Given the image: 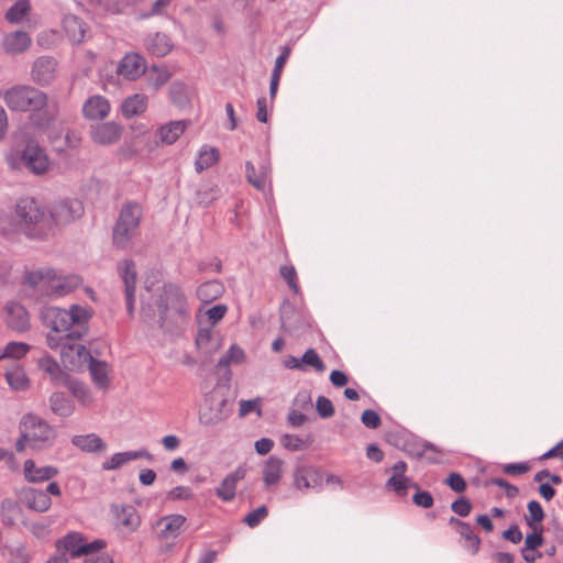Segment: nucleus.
Instances as JSON below:
<instances>
[{
	"instance_id": "1",
	"label": "nucleus",
	"mask_w": 563,
	"mask_h": 563,
	"mask_svg": "<svg viewBox=\"0 0 563 563\" xmlns=\"http://www.w3.org/2000/svg\"><path fill=\"white\" fill-rule=\"evenodd\" d=\"M40 317L43 325L51 330L47 334L84 338L88 333L92 312L80 305H71L68 309L47 306L41 309Z\"/></svg>"
},
{
	"instance_id": "2",
	"label": "nucleus",
	"mask_w": 563,
	"mask_h": 563,
	"mask_svg": "<svg viewBox=\"0 0 563 563\" xmlns=\"http://www.w3.org/2000/svg\"><path fill=\"white\" fill-rule=\"evenodd\" d=\"M3 101L12 111L32 112L31 120L37 126L46 125L52 113L47 109V96L31 86L16 85L2 93Z\"/></svg>"
},
{
	"instance_id": "3",
	"label": "nucleus",
	"mask_w": 563,
	"mask_h": 563,
	"mask_svg": "<svg viewBox=\"0 0 563 563\" xmlns=\"http://www.w3.org/2000/svg\"><path fill=\"white\" fill-rule=\"evenodd\" d=\"M159 325L172 331L175 327L183 324L188 318L187 300L176 285L164 286L158 300Z\"/></svg>"
},
{
	"instance_id": "4",
	"label": "nucleus",
	"mask_w": 563,
	"mask_h": 563,
	"mask_svg": "<svg viewBox=\"0 0 563 563\" xmlns=\"http://www.w3.org/2000/svg\"><path fill=\"white\" fill-rule=\"evenodd\" d=\"M16 217L31 238L43 239L52 233V219L42 205L33 198H21L15 206Z\"/></svg>"
},
{
	"instance_id": "5",
	"label": "nucleus",
	"mask_w": 563,
	"mask_h": 563,
	"mask_svg": "<svg viewBox=\"0 0 563 563\" xmlns=\"http://www.w3.org/2000/svg\"><path fill=\"white\" fill-rule=\"evenodd\" d=\"M80 339L46 334V344L51 350L59 349L60 358L66 368L80 371L92 357L89 350L78 342Z\"/></svg>"
},
{
	"instance_id": "6",
	"label": "nucleus",
	"mask_w": 563,
	"mask_h": 563,
	"mask_svg": "<svg viewBox=\"0 0 563 563\" xmlns=\"http://www.w3.org/2000/svg\"><path fill=\"white\" fill-rule=\"evenodd\" d=\"M142 216L143 210L137 202H128L122 206L113 229V243L117 247L128 246L140 225Z\"/></svg>"
},
{
	"instance_id": "7",
	"label": "nucleus",
	"mask_w": 563,
	"mask_h": 563,
	"mask_svg": "<svg viewBox=\"0 0 563 563\" xmlns=\"http://www.w3.org/2000/svg\"><path fill=\"white\" fill-rule=\"evenodd\" d=\"M104 545L106 543L102 540L88 542L81 533L73 531L57 542V548L60 551L58 556L66 559L76 558L78 560L89 558L96 560L97 555H107L106 553L99 552Z\"/></svg>"
},
{
	"instance_id": "8",
	"label": "nucleus",
	"mask_w": 563,
	"mask_h": 563,
	"mask_svg": "<svg viewBox=\"0 0 563 563\" xmlns=\"http://www.w3.org/2000/svg\"><path fill=\"white\" fill-rule=\"evenodd\" d=\"M20 431L24 432V439H27L29 448L36 451L52 446L56 438L55 430L33 413H27L22 418Z\"/></svg>"
},
{
	"instance_id": "9",
	"label": "nucleus",
	"mask_w": 563,
	"mask_h": 563,
	"mask_svg": "<svg viewBox=\"0 0 563 563\" xmlns=\"http://www.w3.org/2000/svg\"><path fill=\"white\" fill-rule=\"evenodd\" d=\"M231 410L229 400L213 390L206 396L205 406L199 412V422L207 427L217 426L229 418Z\"/></svg>"
},
{
	"instance_id": "10",
	"label": "nucleus",
	"mask_w": 563,
	"mask_h": 563,
	"mask_svg": "<svg viewBox=\"0 0 563 563\" xmlns=\"http://www.w3.org/2000/svg\"><path fill=\"white\" fill-rule=\"evenodd\" d=\"M52 496H60L62 489L56 482H51L45 490L29 487L21 493V501L31 510L45 512L52 507Z\"/></svg>"
},
{
	"instance_id": "11",
	"label": "nucleus",
	"mask_w": 563,
	"mask_h": 563,
	"mask_svg": "<svg viewBox=\"0 0 563 563\" xmlns=\"http://www.w3.org/2000/svg\"><path fill=\"white\" fill-rule=\"evenodd\" d=\"M84 213L82 203L77 199H65L55 202L47 216L52 219V229L54 225L67 224Z\"/></svg>"
},
{
	"instance_id": "12",
	"label": "nucleus",
	"mask_w": 563,
	"mask_h": 563,
	"mask_svg": "<svg viewBox=\"0 0 563 563\" xmlns=\"http://www.w3.org/2000/svg\"><path fill=\"white\" fill-rule=\"evenodd\" d=\"M21 162L34 175L45 174L51 166L45 150L33 142L27 143L22 151Z\"/></svg>"
},
{
	"instance_id": "13",
	"label": "nucleus",
	"mask_w": 563,
	"mask_h": 563,
	"mask_svg": "<svg viewBox=\"0 0 563 563\" xmlns=\"http://www.w3.org/2000/svg\"><path fill=\"white\" fill-rule=\"evenodd\" d=\"M53 278V268L42 267L24 273L23 283L33 290L38 298H48Z\"/></svg>"
},
{
	"instance_id": "14",
	"label": "nucleus",
	"mask_w": 563,
	"mask_h": 563,
	"mask_svg": "<svg viewBox=\"0 0 563 563\" xmlns=\"http://www.w3.org/2000/svg\"><path fill=\"white\" fill-rule=\"evenodd\" d=\"M111 511L114 518V525L125 533L136 531L141 525V517L136 508L132 505H113Z\"/></svg>"
},
{
	"instance_id": "15",
	"label": "nucleus",
	"mask_w": 563,
	"mask_h": 563,
	"mask_svg": "<svg viewBox=\"0 0 563 563\" xmlns=\"http://www.w3.org/2000/svg\"><path fill=\"white\" fill-rule=\"evenodd\" d=\"M294 486L300 492L309 489L322 490L321 471L311 465L298 466L294 472Z\"/></svg>"
},
{
	"instance_id": "16",
	"label": "nucleus",
	"mask_w": 563,
	"mask_h": 563,
	"mask_svg": "<svg viewBox=\"0 0 563 563\" xmlns=\"http://www.w3.org/2000/svg\"><path fill=\"white\" fill-rule=\"evenodd\" d=\"M186 517L179 514L163 516L155 522L156 536L162 541H173L183 531Z\"/></svg>"
},
{
	"instance_id": "17",
	"label": "nucleus",
	"mask_w": 563,
	"mask_h": 563,
	"mask_svg": "<svg viewBox=\"0 0 563 563\" xmlns=\"http://www.w3.org/2000/svg\"><path fill=\"white\" fill-rule=\"evenodd\" d=\"M117 73L126 80L135 81L146 73V60L139 53H126L121 58Z\"/></svg>"
},
{
	"instance_id": "18",
	"label": "nucleus",
	"mask_w": 563,
	"mask_h": 563,
	"mask_svg": "<svg viewBox=\"0 0 563 563\" xmlns=\"http://www.w3.org/2000/svg\"><path fill=\"white\" fill-rule=\"evenodd\" d=\"M81 278L75 274L64 275L53 268V278L49 288L48 298H58L66 296L77 289L81 284Z\"/></svg>"
},
{
	"instance_id": "19",
	"label": "nucleus",
	"mask_w": 563,
	"mask_h": 563,
	"mask_svg": "<svg viewBox=\"0 0 563 563\" xmlns=\"http://www.w3.org/2000/svg\"><path fill=\"white\" fill-rule=\"evenodd\" d=\"M5 322L8 327L18 332H25L30 329V314L24 306L10 301L5 305Z\"/></svg>"
},
{
	"instance_id": "20",
	"label": "nucleus",
	"mask_w": 563,
	"mask_h": 563,
	"mask_svg": "<svg viewBox=\"0 0 563 563\" xmlns=\"http://www.w3.org/2000/svg\"><path fill=\"white\" fill-rule=\"evenodd\" d=\"M188 125L189 122L186 120L170 121L161 125L155 131V143L157 145L174 144L183 135Z\"/></svg>"
},
{
	"instance_id": "21",
	"label": "nucleus",
	"mask_w": 563,
	"mask_h": 563,
	"mask_svg": "<svg viewBox=\"0 0 563 563\" xmlns=\"http://www.w3.org/2000/svg\"><path fill=\"white\" fill-rule=\"evenodd\" d=\"M122 126L115 122L101 123L91 129V140L99 145L117 143L122 135Z\"/></svg>"
},
{
	"instance_id": "22",
	"label": "nucleus",
	"mask_w": 563,
	"mask_h": 563,
	"mask_svg": "<svg viewBox=\"0 0 563 563\" xmlns=\"http://www.w3.org/2000/svg\"><path fill=\"white\" fill-rule=\"evenodd\" d=\"M246 475L244 466L236 467L229 473L216 489V495L223 501H232L236 495V486Z\"/></svg>"
},
{
	"instance_id": "23",
	"label": "nucleus",
	"mask_w": 563,
	"mask_h": 563,
	"mask_svg": "<svg viewBox=\"0 0 563 563\" xmlns=\"http://www.w3.org/2000/svg\"><path fill=\"white\" fill-rule=\"evenodd\" d=\"M137 459H146L152 461L153 455L146 449L114 453L102 463V470L113 471Z\"/></svg>"
},
{
	"instance_id": "24",
	"label": "nucleus",
	"mask_w": 563,
	"mask_h": 563,
	"mask_svg": "<svg viewBox=\"0 0 563 563\" xmlns=\"http://www.w3.org/2000/svg\"><path fill=\"white\" fill-rule=\"evenodd\" d=\"M245 169L247 181L257 190H265L267 184L271 183L269 163L263 161L256 168L251 162H246Z\"/></svg>"
},
{
	"instance_id": "25",
	"label": "nucleus",
	"mask_w": 563,
	"mask_h": 563,
	"mask_svg": "<svg viewBox=\"0 0 563 563\" xmlns=\"http://www.w3.org/2000/svg\"><path fill=\"white\" fill-rule=\"evenodd\" d=\"M23 474L29 483H42L49 481L58 474L55 466H36L33 460H26L23 465Z\"/></svg>"
},
{
	"instance_id": "26",
	"label": "nucleus",
	"mask_w": 563,
	"mask_h": 563,
	"mask_svg": "<svg viewBox=\"0 0 563 563\" xmlns=\"http://www.w3.org/2000/svg\"><path fill=\"white\" fill-rule=\"evenodd\" d=\"M82 112L88 120H103L110 112V103L103 96H92L86 100Z\"/></svg>"
},
{
	"instance_id": "27",
	"label": "nucleus",
	"mask_w": 563,
	"mask_h": 563,
	"mask_svg": "<svg viewBox=\"0 0 563 563\" xmlns=\"http://www.w3.org/2000/svg\"><path fill=\"white\" fill-rule=\"evenodd\" d=\"M196 345L206 355H212L221 347L219 335L211 327H201L198 330Z\"/></svg>"
},
{
	"instance_id": "28",
	"label": "nucleus",
	"mask_w": 563,
	"mask_h": 563,
	"mask_svg": "<svg viewBox=\"0 0 563 563\" xmlns=\"http://www.w3.org/2000/svg\"><path fill=\"white\" fill-rule=\"evenodd\" d=\"M63 30L65 31L69 41L75 44L81 43L85 40L87 33L86 23L74 14H66L63 18Z\"/></svg>"
},
{
	"instance_id": "29",
	"label": "nucleus",
	"mask_w": 563,
	"mask_h": 563,
	"mask_svg": "<svg viewBox=\"0 0 563 563\" xmlns=\"http://www.w3.org/2000/svg\"><path fill=\"white\" fill-rule=\"evenodd\" d=\"M56 63L51 57L37 58L32 67L33 79L41 84H47L54 78Z\"/></svg>"
},
{
	"instance_id": "30",
	"label": "nucleus",
	"mask_w": 563,
	"mask_h": 563,
	"mask_svg": "<svg viewBox=\"0 0 563 563\" xmlns=\"http://www.w3.org/2000/svg\"><path fill=\"white\" fill-rule=\"evenodd\" d=\"M71 444L87 453L103 452L107 448L104 441L96 433L74 435Z\"/></svg>"
},
{
	"instance_id": "31",
	"label": "nucleus",
	"mask_w": 563,
	"mask_h": 563,
	"mask_svg": "<svg viewBox=\"0 0 563 563\" xmlns=\"http://www.w3.org/2000/svg\"><path fill=\"white\" fill-rule=\"evenodd\" d=\"M3 48L9 54H20L31 45V37L23 31L9 33L3 38Z\"/></svg>"
},
{
	"instance_id": "32",
	"label": "nucleus",
	"mask_w": 563,
	"mask_h": 563,
	"mask_svg": "<svg viewBox=\"0 0 563 563\" xmlns=\"http://www.w3.org/2000/svg\"><path fill=\"white\" fill-rule=\"evenodd\" d=\"M1 374L5 377L7 383L12 389L23 390L29 385V379L24 371L16 363H12V365H4L0 375Z\"/></svg>"
},
{
	"instance_id": "33",
	"label": "nucleus",
	"mask_w": 563,
	"mask_h": 563,
	"mask_svg": "<svg viewBox=\"0 0 563 563\" xmlns=\"http://www.w3.org/2000/svg\"><path fill=\"white\" fill-rule=\"evenodd\" d=\"M86 366L89 368V373L95 385L102 390H107L110 384L108 364L103 361H97L91 357Z\"/></svg>"
},
{
	"instance_id": "34",
	"label": "nucleus",
	"mask_w": 563,
	"mask_h": 563,
	"mask_svg": "<svg viewBox=\"0 0 563 563\" xmlns=\"http://www.w3.org/2000/svg\"><path fill=\"white\" fill-rule=\"evenodd\" d=\"M148 104L147 96L143 93H135L128 97L121 106L122 114L125 118H133L146 111Z\"/></svg>"
},
{
	"instance_id": "35",
	"label": "nucleus",
	"mask_w": 563,
	"mask_h": 563,
	"mask_svg": "<svg viewBox=\"0 0 563 563\" xmlns=\"http://www.w3.org/2000/svg\"><path fill=\"white\" fill-rule=\"evenodd\" d=\"M284 462L276 457L271 456L263 467V481L266 487L277 486L283 474Z\"/></svg>"
},
{
	"instance_id": "36",
	"label": "nucleus",
	"mask_w": 563,
	"mask_h": 563,
	"mask_svg": "<svg viewBox=\"0 0 563 563\" xmlns=\"http://www.w3.org/2000/svg\"><path fill=\"white\" fill-rule=\"evenodd\" d=\"M145 46L151 54L157 57L166 56L173 47L170 38L159 32L150 35L145 41Z\"/></svg>"
},
{
	"instance_id": "37",
	"label": "nucleus",
	"mask_w": 563,
	"mask_h": 563,
	"mask_svg": "<svg viewBox=\"0 0 563 563\" xmlns=\"http://www.w3.org/2000/svg\"><path fill=\"white\" fill-rule=\"evenodd\" d=\"M146 84L150 89L158 91L165 86L172 77L170 71L164 66L153 65L148 69L146 68Z\"/></svg>"
},
{
	"instance_id": "38",
	"label": "nucleus",
	"mask_w": 563,
	"mask_h": 563,
	"mask_svg": "<svg viewBox=\"0 0 563 563\" xmlns=\"http://www.w3.org/2000/svg\"><path fill=\"white\" fill-rule=\"evenodd\" d=\"M224 292V287L219 280H209L201 284L197 289V297L205 303H209Z\"/></svg>"
},
{
	"instance_id": "39",
	"label": "nucleus",
	"mask_w": 563,
	"mask_h": 563,
	"mask_svg": "<svg viewBox=\"0 0 563 563\" xmlns=\"http://www.w3.org/2000/svg\"><path fill=\"white\" fill-rule=\"evenodd\" d=\"M49 407L52 411L59 417H69L75 410V406L63 393H54L49 397Z\"/></svg>"
},
{
	"instance_id": "40",
	"label": "nucleus",
	"mask_w": 563,
	"mask_h": 563,
	"mask_svg": "<svg viewBox=\"0 0 563 563\" xmlns=\"http://www.w3.org/2000/svg\"><path fill=\"white\" fill-rule=\"evenodd\" d=\"M385 487L387 490L394 492L398 497H406L410 488L417 487V483L407 476H390Z\"/></svg>"
},
{
	"instance_id": "41",
	"label": "nucleus",
	"mask_w": 563,
	"mask_h": 563,
	"mask_svg": "<svg viewBox=\"0 0 563 563\" xmlns=\"http://www.w3.org/2000/svg\"><path fill=\"white\" fill-rule=\"evenodd\" d=\"M118 271L124 283L125 292H134L136 284L135 263L131 260H124L119 263Z\"/></svg>"
},
{
	"instance_id": "42",
	"label": "nucleus",
	"mask_w": 563,
	"mask_h": 563,
	"mask_svg": "<svg viewBox=\"0 0 563 563\" xmlns=\"http://www.w3.org/2000/svg\"><path fill=\"white\" fill-rule=\"evenodd\" d=\"M219 158L220 154L218 148L202 146L196 161V170L201 173L202 170L213 166Z\"/></svg>"
},
{
	"instance_id": "43",
	"label": "nucleus",
	"mask_w": 563,
	"mask_h": 563,
	"mask_svg": "<svg viewBox=\"0 0 563 563\" xmlns=\"http://www.w3.org/2000/svg\"><path fill=\"white\" fill-rule=\"evenodd\" d=\"M68 388L82 406H90L93 402L89 387L78 380H69Z\"/></svg>"
},
{
	"instance_id": "44",
	"label": "nucleus",
	"mask_w": 563,
	"mask_h": 563,
	"mask_svg": "<svg viewBox=\"0 0 563 563\" xmlns=\"http://www.w3.org/2000/svg\"><path fill=\"white\" fill-rule=\"evenodd\" d=\"M38 367L55 382L64 380V373L58 363L51 356H44L38 360Z\"/></svg>"
},
{
	"instance_id": "45",
	"label": "nucleus",
	"mask_w": 563,
	"mask_h": 563,
	"mask_svg": "<svg viewBox=\"0 0 563 563\" xmlns=\"http://www.w3.org/2000/svg\"><path fill=\"white\" fill-rule=\"evenodd\" d=\"M459 534L464 540V548L472 554H476L479 550L481 539L473 532L472 527L467 523Z\"/></svg>"
},
{
	"instance_id": "46",
	"label": "nucleus",
	"mask_w": 563,
	"mask_h": 563,
	"mask_svg": "<svg viewBox=\"0 0 563 563\" xmlns=\"http://www.w3.org/2000/svg\"><path fill=\"white\" fill-rule=\"evenodd\" d=\"M29 10V2L26 0H19L8 10L5 18L11 23H18L23 20Z\"/></svg>"
},
{
	"instance_id": "47",
	"label": "nucleus",
	"mask_w": 563,
	"mask_h": 563,
	"mask_svg": "<svg viewBox=\"0 0 563 563\" xmlns=\"http://www.w3.org/2000/svg\"><path fill=\"white\" fill-rule=\"evenodd\" d=\"M529 516L526 517V522L529 527H542L541 521L544 519V511L542 506L537 500L528 503Z\"/></svg>"
},
{
	"instance_id": "48",
	"label": "nucleus",
	"mask_w": 563,
	"mask_h": 563,
	"mask_svg": "<svg viewBox=\"0 0 563 563\" xmlns=\"http://www.w3.org/2000/svg\"><path fill=\"white\" fill-rule=\"evenodd\" d=\"M301 362H302V371L306 369V366H310L316 372H319V373H322L325 369V364L320 358V356L318 355V353L316 352L314 349H308L303 353V355L301 357Z\"/></svg>"
},
{
	"instance_id": "49",
	"label": "nucleus",
	"mask_w": 563,
	"mask_h": 563,
	"mask_svg": "<svg viewBox=\"0 0 563 563\" xmlns=\"http://www.w3.org/2000/svg\"><path fill=\"white\" fill-rule=\"evenodd\" d=\"M245 358L244 351L239 347L238 345H231L229 351L224 356H222L219 362L218 366H229L231 363L241 364Z\"/></svg>"
},
{
	"instance_id": "50",
	"label": "nucleus",
	"mask_w": 563,
	"mask_h": 563,
	"mask_svg": "<svg viewBox=\"0 0 563 563\" xmlns=\"http://www.w3.org/2000/svg\"><path fill=\"white\" fill-rule=\"evenodd\" d=\"M46 563H113V561L109 555H97L96 560L89 558L78 560L76 558L53 556Z\"/></svg>"
},
{
	"instance_id": "51",
	"label": "nucleus",
	"mask_w": 563,
	"mask_h": 563,
	"mask_svg": "<svg viewBox=\"0 0 563 563\" xmlns=\"http://www.w3.org/2000/svg\"><path fill=\"white\" fill-rule=\"evenodd\" d=\"M413 489L416 492L412 496V503L416 506L424 509L431 508L433 506L434 499L429 492L420 489L418 484L417 487H413Z\"/></svg>"
},
{
	"instance_id": "52",
	"label": "nucleus",
	"mask_w": 563,
	"mask_h": 563,
	"mask_svg": "<svg viewBox=\"0 0 563 563\" xmlns=\"http://www.w3.org/2000/svg\"><path fill=\"white\" fill-rule=\"evenodd\" d=\"M268 516V509L266 506H260L258 508L252 510L251 512H249L245 518H244V522L250 527V528H255L257 527L262 520H264L266 517Z\"/></svg>"
},
{
	"instance_id": "53",
	"label": "nucleus",
	"mask_w": 563,
	"mask_h": 563,
	"mask_svg": "<svg viewBox=\"0 0 563 563\" xmlns=\"http://www.w3.org/2000/svg\"><path fill=\"white\" fill-rule=\"evenodd\" d=\"M532 529V533L528 534L525 540V547L522 549L526 550H536L543 544L542 530L543 527H530Z\"/></svg>"
},
{
	"instance_id": "54",
	"label": "nucleus",
	"mask_w": 563,
	"mask_h": 563,
	"mask_svg": "<svg viewBox=\"0 0 563 563\" xmlns=\"http://www.w3.org/2000/svg\"><path fill=\"white\" fill-rule=\"evenodd\" d=\"M279 273L294 294H298L299 285L297 283V273L295 267L292 265H284L280 267Z\"/></svg>"
},
{
	"instance_id": "55",
	"label": "nucleus",
	"mask_w": 563,
	"mask_h": 563,
	"mask_svg": "<svg viewBox=\"0 0 563 563\" xmlns=\"http://www.w3.org/2000/svg\"><path fill=\"white\" fill-rule=\"evenodd\" d=\"M316 408L321 418H330L334 415V407L331 400L324 396H319L316 402Z\"/></svg>"
},
{
	"instance_id": "56",
	"label": "nucleus",
	"mask_w": 563,
	"mask_h": 563,
	"mask_svg": "<svg viewBox=\"0 0 563 563\" xmlns=\"http://www.w3.org/2000/svg\"><path fill=\"white\" fill-rule=\"evenodd\" d=\"M227 311H228V307L223 303H219V305H216V306L209 308L206 311V316H207L208 320L210 321L209 327L213 328V325L225 316Z\"/></svg>"
},
{
	"instance_id": "57",
	"label": "nucleus",
	"mask_w": 563,
	"mask_h": 563,
	"mask_svg": "<svg viewBox=\"0 0 563 563\" xmlns=\"http://www.w3.org/2000/svg\"><path fill=\"white\" fill-rule=\"evenodd\" d=\"M451 509L460 517H466L471 514L472 504L466 497H460L451 504Z\"/></svg>"
},
{
	"instance_id": "58",
	"label": "nucleus",
	"mask_w": 563,
	"mask_h": 563,
	"mask_svg": "<svg viewBox=\"0 0 563 563\" xmlns=\"http://www.w3.org/2000/svg\"><path fill=\"white\" fill-rule=\"evenodd\" d=\"M361 420L362 423L369 429H377L382 423L379 415L372 409L364 410Z\"/></svg>"
},
{
	"instance_id": "59",
	"label": "nucleus",
	"mask_w": 563,
	"mask_h": 563,
	"mask_svg": "<svg viewBox=\"0 0 563 563\" xmlns=\"http://www.w3.org/2000/svg\"><path fill=\"white\" fill-rule=\"evenodd\" d=\"M445 484L455 493H462L466 489V482L459 473H451L446 477Z\"/></svg>"
},
{
	"instance_id": "60",
	"label": "nucleus",
	"mask_w": 563,
	"mask_h": 563,
	"mask_svg": "<svg viewBox=\"0 0 563 563\" xmlns=\"http://www.w3.org/2000/svg\"><path fill=\"white\" fill-rule=\"evenodd\" d=\"M252 411H257L258 415H261V408L258 406V399L254 400H241L240 401V408H239V416L245 417Z\"/></svg>"
},
{
	"instance_id": "61",
	"label": "nucleus",
	"mask_w": 563,
	"mask_h": 563,
	"mask_svg": "<svg viewBox=\"0 0 563 563\" xmlns=\"http://www.w3.org/2000/svg\"><path fill=\"white\" fill-rule=\"evenodd\" d=\"M289 56H290V48L287 46H284L282 48V53L277 56V58L275 60V65H274L272 74L282 76L283 68H284L287 59L289 58Z\"/></svg>"
},
{
	"instance_id": "62",
	"label": "nucleus",
	"mask_w": 563,
	"mask_h": 563,
	"mask_svg": "<svg viewBox=\"0 0 563 563\" xmlns=\"http://www.w3.org/2000/svg\"><path fill=\"white\" fill-rule=\"evenodd\" d=\"M91 2L100 7L104 11L115 13L121 10L123 0H91Z\"/></svg>"
},
{
	"instance_id": "63",
	"label": "nucleus",
	"mask_w": 563,
	"mask_h": 563,
	"mask_svg": "<svg viewBox=\"0 0 563 563\" xmlns=\"http://www.w3.org/2000/svg\"><path fill=\"white\" fill-rule=\"evenodd\" d=\"M282 443L285 448L291 451H298L303 448V441L294 434H286L282 438Z\"/></svg>"
},
{
	"instance_id": "64",
	"label": "nucleus",
	"mask_w": 563,
	"mask_h": 563,
	"mask_svg": "<svg viewBox=\"0 0 563 563\" xmlns=\"http://www.w3.org/2000/svg\"><path fill=\"white\" fill-rule=\"evenodd\" d=\"M530 466L527 463H509L504 466V472L511 476L527 473Z\"/></svg>"
}]
</instances>
